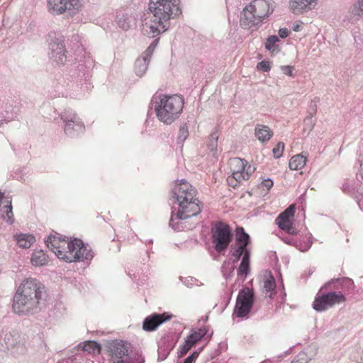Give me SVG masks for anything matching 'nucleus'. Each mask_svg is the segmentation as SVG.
Listing matches in <instances>:
<instances>
[{
	"instance_id": "obj_40",
	"label": "nucleus",
	"mask_w": 363,
	"mask_h": 363,
	"mask_svg": "<svg viewBox=\"0 0 363 363\" xmlns=\"http://www.w3.org/2000/svg\"><path fill=\"white\" fill-rule=\"evenodd\" d=\"M118 25L123 30H128L131 26L130 21L124 16L121 18L118 17Z\"/></svg>"
},
{
	"instance_id": "obj_51",
	"label": "nucleus",
	"mask_w": 363,
	"mask_h": 363,
	"mask_svg": "<svg viewBox=\"0 0 363 363\" xmlns=\"http://www.w3.org/2000/svg\"><path fill=\"white\" fill-rule=\"evenodd\" d=\"M185 342H186V345H189L191 348L197 344L194 340L190 339L188 336L185 339Z\"/></svg>"
},
{
	"instance_id": "obj_11",
	"label": "nucleus",
	"mask_w": 363,
	"mask_h": 363,
	"mask_svg": "<svg viewBox=\"0 0 363 363\" xmlns=\"http://www.w3.org/2000/svg\"><path fill=\"white\" fill-rule=\"evenodd\" d=\"M172 315L167 313H163L161 314L153 313L145 318L143 323V329L145 331H154L161 324L170 320Z\"/></svg>"
},
{
	"instance_id": "obj_23",
	"label": "nucleus",
	"mask_w": 363,
	"mask_h": 363,
	"mask_svg": "<svg viewBox=\"0 0 363 363\" xmlns=\"http://www.w3.org/2000/svg\"><path fill=\"white\" fill-rule=\"evenodd\" d=\"M235 236L237 246L248 249L247 246L250 242V235L247 233H245L242 227H238L236 228Z\"/></svg>"
},
{
	"instance_id": "obj_37",
	"label": "nucleus",
	"mask_w": 363,
	"mask_h": 363,
	"mask_svg": "<svg viewBox=\"0 0 363 363\" xmlns=\"http://www.w3.org/2000/svg\"><path fill=\"white\" fill-rule=\"evenodd\" d=\"M189 131L186 124L180 126L177 140L179 143H183L188 137Z\"/></svg>"
},
{
	"instance_id": "obj_54",
	"label": "nucleus",
	"mask_w": 363,
	"mask_h": 363,
	"mask_svg": "<svg viewBox=\"0 0 363 363\" xmlns=\"http://www.w3.org/2000/svg\"><path fill=\"white\" fill-rule=\"evenodd\" d=\"M291 363H306V362H300L299 360H294Z\"/></svg>"
},
{
	"instance_id": "obj_12",
	"label": "nucleus",
	"mask_w": 363,
	"mask_h": 363,
	"mask_svg": "<svg viewBox=\"0 0 363 363\" xmlns=\"http://www.w3.org/2000/svg\"><path fill=\"white\" fill-rule=\"evenodd\" d=\"M50 11L54 14H62L66 11L75 9L79 0H48Z\"/></svg>"
},
{
	"instance_id": "obj_47",
	"label": "nucleus",
	"mask_w": 363,
	"mask_h": 363,
	"mask_svg": "<svg viewBox=\"0 0 363 363\" xmlns=\"http://www.w3.org/2000/svg\"><path fill=\"white\" fill-rule=\"evenodd\" d=\"M199 352L197 351L194 352L191 355H189L186 359L191 363H194L195 360L198 358Z\"/></svg>"
},
{
	"instance_id": "obj_3",
	"label": "nucleus",
	"mask_w": 363,
	"mask_h": 363,
	"mask_svg": "<svg viewBox=\"0 0 363 363\" xmlns=\"http://www.w3.org/2000/svg\"><path fill=\"white\" fill-rule=\"evenodd\" d=\"M172 195L179 207L177 212L172 214L169 225L174 230H180L179 221L174 223V220H182L196 216L201 209L200 201L196 197V189L185 179L174 185Z\"/></svg>"
},
{
	"instance_id": "obj_7",
	"label": "nucleus",
	"mask_w": 363,
	"mask_h": 363,
	"mask_svg": "<svg viewBox=\"0 0 363 363\" xmlns=\"http://www.w3.org/2000/svg\"><path fill=\"white\" fill-rule=\"evenodd\" d=\"M254 297L253 291L249 288L240 290L237 297L234 313L239 318L245 317L253 306Z\"/></svg>"
},
{
	"instance_id": "obj_15",
	"label": "nucleus",
	"mask_w": 363,
	"mask_h": 363,
	"mask_svg": "<svg viewBox=\"0 0 363 363\" xmlns=\"http://www.w3.org/2000/svg\"><path fill=\"white\" fill-rule=\"evenodd\" d=\"M64 260L67 262H72L76 261H81L84 259H89L93 257L91 250H87L84 245L83 242L79 246L76 245L74 250L68 254H63Z\"/></svg>"
},
{
	"instance_id": "obj_29",
	"label": "nucleus",
	"mask_w": 363,
	"mask_h": 363,
	"mask_svg": "<svg viewBox=\"0 0 363 363\" xmlns=\"http://www.w3.org/2000/svg\"><path fill=\"white\" fill-rule=\"evenodd\" d=\"M61 241L60 237L56 235L49 236L48 239L45 241L47 247L55 254V251L60 249L61 247Z\"/></svg>"
},
{
	"instance_id": "obj_17",
	"label": "nucleus",
	"mask_w": 363,
	"mask_h": 363,
	"mask_svg": "<svg viewBox=\"0 0 363 363\" xmlns=\"http://www.w3.org/2000/svg\"><path fill=\"white\" fill-rule=\"evenodd\" d=\"M229 165L233 175H235L238 178L249 179V173L245 172L246 162L244 160L238 157L232 158L229 160Z\"/></svg>"
},
{
	"instance_id": "obj_58",
	"label": "nucleus",
	"mask_w": 363,
	"mask_h": 363,
	"mask_svg": "<svg viewBox=\"0 0 363 363\" xmlns=\"http://www.w3.org/2000/svg\"><path fill=\"white\" fill-rule=\"evenodd\" d=\"M297 29H298V27H296V28H294V31L298 30Z\"/></svg>"
},
{
	"instance_id": "obj_2",
	"label": "nucleus",
	"mask_w": 363,
	"mask_h": 363,
	"mask_svg": "<svg viewBox=\"0 0 363 363\" xmlns=\"http://www.w3.org/2000/svg\"><path fill=\"white\" fill-rule=\"evenodd\" d=\"M44 286L36 279L27 278L18 286L13 298L12 310L18 315L39 312L45 294Z\"/></svg>"
},
{
	"instance_id": "obj_10",
	"label": "nucleus",
	"mask_w": 363,
	"mask_h": 363,
	"mask_svg": "<svg viewBox=\"0 0 363 363\" xmlns=\"http://www.w3.org/2000/svg\"><path fill=\"white\" fill-rule=\"evenodd\" d=\"M294 214V206H289L285 211L281 213L276 219V223L279 228L286 231L289 234H295L296 230L292 225L291 218Z\"/></svg>"
},
{
	"instance_id": "obj_60",
	"label": "nucleus",
	"mask_w": 363,
	"mask_h": 363,
	"mask_svg": "<svg viewBox=\"0 0 363 363\" xmlns=\"http://www.w3.org/2000/svg\"><path fill=\"white\" fill-rule=\"evenodd\" d=\"M157 42H158V40H156L154 43H155V45H156Z\"/></svg>"
},
{
	"instance_id": "obj_32",
	"label": "nucleus",
	"mask_w": 363,
	"mask_h": 363,
	"mask_svg": "<svg viewBox=\"0 0 363 363\" xmlns=\"http://www.w3.org/2000/svg\"><path fill=\"white\" fill-rule=\"evenodd\" d=\"M206 333L207 329L206 328L192 329L188 337L197 343L206 335Z\"/></svg>"
},
{
	"instance_id": "obj_50",
	"label": "nucleus",
	"mask_w": 363,
	"mask_h": 363,
	"mask_svg": "<svg viewBox=\"0 0 363 363\" xmlns=\"http://www.w3.org/2000/svg\"><path fill=\"white\" fill-rule=\"evenodd\" d=\"M185 342H186V345H189L191 348L197 344L194 340L190 339L188 336L185 339Z\"/></svg>"
},
{
	"instance_id": "obj_19",
	"label": "nucleus",
	"mask_w": 363,
	"mask_h": 363,
	"mask_svg": "<svg viewBox=\"0 0 363 363\" xmlns=\"http://www.w3.org/2000/svg\"><path fill=\"white\" fill-rule=\"evenodd\" d=\"M61 244L63 247H61L60 249L55 251V255L57 256L59 259L64 260V256L62 255L68 254V252H71L74 250L76 245L79 246L82 244V240L79 239H74L73 241L68 242L65 240H62Z\"/></svg>"
},
{
	"instance_id": "obj_33",
	"label": "nucleus",
	"mask_w": 363,
	"mask_h": 363,
	"mask_svg": "<svg viewBox=\"0 0 363 363\" xmlns=\"http://www.w3.org/2000/svg\"><path fill=\"white\" fill-rule=\"evenodd\" d=\"M276 283L274 277L271 273L265 275L264 281V289L266 292H272L275 290Z\"/></svg>"
},
{
	"instance_id": "obj_14",
	"label": "nucleus",
	"mask_w": 363,
	"mask_h": 363,
	"mask_svg": "<svg viewBox=\"0 0 363 363\" xmlns=\"http://www.w3.org/2000/svg\"><path fill=\"white\" fill-rule=\"evenodd\" d=\"M345 301V296L340 291L329 292L319 297V311L326 310L335 304Z\"/></svg>"
},
{
	"instance_id": "obj_38",
	"label": "nucleus",
	"mask_w": 363,
	"mask_h": 363,
	"mask_svg": "<svg viewBox=\"0 0 363 363\" xmlns=\"http://www.w3.org/2000/svg\"><path fill=\"white\" fill-rule=\"evenodd\" d=\"M248 178H238L235 175H231L228 177L227 182L229 186L235 188L238 186V183L241 182L242 180H247Z\"/></svg>"
},
{
	"instance_id": "obj_45",
	"label": "nucleus",
	"mask_w": 363,
	"mask_h": 363,
	"mask_svg": "<svg viewBox=\"0 0 363 363\" xmlns=\"http://www.w3.org/2000/svg\"><path fill=\"white\" fill-rule=\"evenodd\" d=\"M290 31L287 28H280L279 30V35L281 38H285L289 36Z\"/></svg>"
},
{
	"instance_id": "obj_6",
	"label": "nucleus",
	"mask_w": 363,
	"mask_h": 363,
	"mask_svg": "<svg viewBox=\"0 0 363 363\" xmlns=\"http://www.w3.org/2000/svg\"><path fill=\"white\" fill-rule=\"evenodd\" d=\"M215 250L220 252L225 250L232 240V233L228 225L218 222L211 229Z\"/></svg>"
},
{
	"instance_id": "obj_5",
	"label": "nucleus",
	"mask_w": 363,
	"mask_h": 363,
	"mask_svg": "<svg viewBox=\"0 0 363 363\" xmlns=\"http://www.w3.org/2000/svg\"><path fill=\"white\" fill-rule=\"evenodd\" d=\"M184 106V99L178 95H163L155 111L158 119L166 124H171L180 115Z\"/></svg>"
},
{
	"instance_id": "obj_24",
	"label": "nucleus",
	"mask_w": 363,
	"mask_h": 363,
	"mask_svg": "<svg viewBox=\"0 0 363 363\" xmlns=\"http://www.w3.org/2000/svg\"><path fill=\"white\" fill-rule=\"evenodd\" d=\"M250 252H246L242 256L241 262L238 269V275L247 276L250 272Z\"/></svg>"
},
{
	"instance_id": "obj_39",
	"label": "nucleus",
	"mask_w": 363,
	"mask_h": 363,
	"mask_svg": "<svg viewBox=\"0 0 363 363\" xmlns=\"http://www.w3.org/2000/svg\"><path fill=\"white\" fill-rule=\"evenodd\" d=\"M284 150V143L283 142H279L276 147L273 148V154L275 158H279L282 156Z\"/></svg>"
},
{
	"instance_id": "obj_28",
	"label": "nucleus",
	"mask_w": 363,
	"mask_h": 363,
	"mask_svg": "<svg viewBox=\"0 0 363 363\" xmlns=\"http://www.w3.org/2000/svg\"><path fill=\"white\" fill-rule=\"evenodd\" d=\"M78 348L82 349L83 351H86L90 354L99 353L101 350L100 345L94 341H86L83 345L79 344Z\"/></svg>"
},
{
	"instance_id": "obj_53",
	"label": "nucleus",
	"mask_w": 363,
	"mask_h": 363,
	"mask_svg": "<svg viewBox=\"0 0 363 363\" xmlns=\"http://www.w3.org/2000/svg\"><path fill=\"white\" fill-rule=\"evenodd\" d=\"M255 168L254 167L248 166L247 169H245V172H248L249 175L255 171Z\"/></svg>"
},
{
	"instance_id": "obj_42",
	"label": "nucleus",
	"mask_w": 363,
	"mask_h": 363,
	"mask_svg": "<svg viewBox=\"0 0 363 363\" xmlns=\"http://www.w3.org/2000/svg\"><path fill=\"white\" fill-rule=\"evenodd\" d=\"M191 349L189 345H186V342H184V343L181 346V349L179 352V357H182L184 355L187 354V352Z\"/></svg>"
},
{
	"instance_id": "obj_25",
	"label": "nucleus",
	"mask_w": 363,
	"mask_h": 363,
	"mask_svg": "<svg viewBox=\"0 0 363 363\" xmlns=\"http://www.w3.org/2000/svg\"><path fill=\"white\" fill-rule=\"evenodd\" d=\"M35 240L34 236L30 234H20L16 236L18 245L23 248H29Z\"/></svg>"
},
{
	"instance_id": "obj_22",
	"label": "nucleus",
	"mask_w": 363,
	"mask_h": 363,
	"mask_svg": "<svg viewBox=\"0 0 363 363\" xmlns=\"http://www.w3.org/2000/svg\"><path fill=\"white\" fill-rule=\"evenodd\" d=\"M149 61L148 54L142 55L135 60L134 71L137 76L142 77L145 74L148 68Z\"/></svg>"
},
{
	"instance_id": "obj_44",
	"label": "nucleus",
	"mask_w": 363,
	"mask_h": 363,
	"mask_svg": "<svg viewBox=\"0 0 363 363\" xmlns=\"http://www.w3.org/2000/svg\"><path fill=\"white\" fill-rule=\"evenodd\" d=\"M273 181L270 179H264L262 181L261 185L267 188V190H269L273 186Z\"/></svg>"
},
{
	"instance_id": "obj_49",
	"label": "nucleus",
	"mask_w": 363,
	"mask_h": 363,
	"mask_svg": "<svg viewBox=\"0 0 363 363\" xmlns=\"http://www.w3.org/2000/svg\"><path fill=\"white\" fill-rule=\"evenodd\" d=\"M296 360H299L300 362H306V363H308V359L305 353L299 354L297 356V359Z\"/></svg>"
},
{
	"instance_id": "obj_31",
	"label": "nucleus",
	"mask_w": 363,
	"mask_h": 363,
	"mask_svg": "<svg viewBox=\"0 0 363 363\" xmlns=\"http://www.w3.org/2000/svg\"><path fill=\"white\" fill-rule=\"evenodd\" d=\"M279 41V38L277 35H270L267 38L265 43V48L272 52H278L279 51V45H276Z\"/></svg>"
},
{
	"instance_id": "obj_57",
	"label": "nucleus",
	"mask_w": 363,
	"mask_h": 363,
	"mask_svg": "<svg viewBox=\"0 0 363 363\" xmlns=\"http://www.w3.org/2000/svg\"><path fill=\"white\" fill-rule=\"evenodd\" d=\"M184 363H191L189 361L187 360V359H186L184 362Z\"/></svg>"
},
{
	"instance_id": "obj_21",
	"label": "nucleus",
	"mask_w": 363,
	"mask_h": 363,
	"mask_svg": "<svg viewBox=\"0 0 363 363\" xmlns=\"http://www.w3.org/2000/svg\"><path fill=\"white\" fill-rule=\"evenodd\" d=\"M255 132V136L262 143L269 141L273 135V132L271 129L267 125H257Z\"/></svg>"
},
{
	"instance_id": "obj_9",
	"label": "nucleus",
	"mask_w": 363,
	"mask_h": 363,
	"mask_svg": "<svg viewBox=\"0 0 363 363\" xmlns=\"http://www.w3.org/2000/svg\"><path fill=\"white\" fill-rule=\"evenodd\" d=\"M50 57L58 65H64L67 61V52L65 45L59 39L52 40L49 44Z\"/></svg>"
},
{
	"instance_id": "obj_26",
	"label": "nucleus",
	"mask_w": 363,
	"mask_h": 363,
	"mask_svg": "<svg viewBox=\"0 0 363 363\" xmlns=\"http://www.w3.org/2000/svg\"><path fill=\"white\" fill-rule=\"evenodd\" d=\"M60 118L65 124L74 123L81 121L77 116V114L71 108L65 109L60 114Z\"/></svg>"
},
{
	"instance_id": "obj_59",
	"label": "nucleus",
	"mask_w": 363,
	"mask_h": 363,
	"mask_svg": "<svg viewBox=\"0 0 363 363\" xmlns=\"http://www.w3.org/2000/svg\"><path fill=\"white\" fill-rule=\"evenodd\" d=\"M297 29H298V27H296V28H294V31L298 30Z\"/></svg>"
},
{
	"instance_id": "obj_46",
	"label": "nucleus",
	"mask_w": 363,
	"mask_h": 363,
	"mask_svg": "<svg viewBox=\"0 0 363 363\" xmlns=\"http://www.w3.org/2000/svg\"><path fill=\"white\" fill-rule=\"evenodd\" d=\"M281 69L282 72L285 74L289 75V76H291L292 75V69H293L292 67H291V66H282V67H281Z\"/></svg>"
},
{
	"instance_id": "obj_18",
	"label": "nucleus",
	"mask_w": 363,
	"mask_h": 363,
	"mask_svg": "<svg viewBox=\"0 0 363 363\" xmlns=\"http://www.w3.org/2000/svg\"><path fill=\"white\" fill-rule=\"evenodd\" d=\"M0 216L11 224L14 222L11 198H5L4 200L1 199V202L0 201Z\"/></svg>"
},
{
	"instance_id": "obj_35",
	"label": "nucleus",
	"mask_w": 363,
	"mask_h": 363,
	"mask_svg": "<svg viewBox=\"0 0 363 363\" xmlns=\"http://www.w3.org/2000/svg\"><path fill=\"white\" fill-rule=\"evenodd\" d=\"M127 362L129 363H143L145 362L144 357L138 352H133L130 351Z\"/></svg>"
},
{
	"instance_id": "obj_30",
	"label": "nucleus",
	"mask_w": 363,
	"mask_h": 363,
	"mask_svg": "<svg viewBox=\"0 0 363 363\" xmlns=\"http://www.w3.org/2000/svg\"><path fill=\"white\" fill-rule=\"evenodd\" d=\"M31 262L34 266L45 265L48 262V257L43 251L36 252L32 255Z\"/></svg>"
},
{
	"instance_id": "obj_36",
	"label": "nucleus",
	"mask_w": 363,
	"mask_h": 363,
	"mask_svg": "<svg viewBox=\"0 0 363 363\" xmlns=\"http://www.w3.org/2000/svg\"><path fill=\"white\" fill-rule=\"evenodd\" d=\"M352 14L361 16L363 14V0H357L352 9Z\"/></svg>"
},
{
	"instance_id": "obj_52",
	"label": "nucleus",
	"mask_w": 363,
	"mask_h": 363,
	"mask_svg": "<svg viewBox=\"0 0 363 363\" xmlns=\"http://www.w3.org/2000/svg\"><path fill=\"white\" fill-rule=\"evenodd\" d=\"M313 308L314 310L318 311V294L315 296L314 301L313 303Z\"/></svg>"
},
{
	"instance_id": "obj_4",
	"label": "nucleus",
	"mask_w": 363,
	"mask_h": 363,
	"mask_svg": "<svg viewBox=\"0 0 363 363\" xmlns=\"http://www.w3.org/2000/svg\"><path fill=\"white\" fill-rule=\"evenodd\" d=\"M273 0H254L242 11L240 26L245 29L257 27L274 11Z\"/></svg>"
},
{
	"instance_id": "obj_43",
	"label": "nucleus",
	"mask_w": 363,
	"mask_h": 363,
	"mask_svg": "<svg viewBox=\"0 0 363 363\" xmlns=\"http://www.w3.org/2000/svg\"><path fill=\"white\" fill-rule=\"evenodd\" d=\"M315 119L313 120V116H308L305 118L304 123L306 125H310L311 128L309 129V132L313 128L315 125Z\"/></svg>"
},
{
	"instance_id": "obj_48",
	"label": "nucleus",
	"mask_w": 363,
	"mask_h": 363,
	"mask_svg": "<svg viewBox=\"0 0 363 363\" xmlns=\"http://www.w3.org/2000/svg\"><path fill=\"white\" fill-rule=\"evenodd\" d=\"M155 45L153 43H152L148 48L146 50L145 52L143 55H146L148 54V56H149V60L150 59V55L155 48Z\"/></svg>"
},
{
	"instance_id": "obj_27",
	"label": "nucleus",
	"mask_w": 363,
	"mask_h": 363,
	"mask_svg": "<svg viewBox=\"0 0 363 363\" xmlns=\"http://www.w3.org/2000/svg\"><path fill=\"white\" fill-rule=\"evenodd\" d=\"M306 163V158L301 155L293 156L289 163V168L292 170H298L303 167Z\"/></svg>"
},
{
	"instance_id": "obj_55",
	"label": "nucleus",
	"mask_w": 363,
	"mask_h": 363,
	"mask_svg": "<svg viewBox=\"0 0 363 363\" xmlns=\"http://www.w3.org/2000/svg\"><path fill=\"white\" fill-rule=\"evenodd\" d=\"M65 362L68 363L67 360H62L61 362H58L57 363H65Z\"/></svg>"
},
{
	"instance_id": "obj_16",
	"label": "nucleus",
	"mask_w": 363,
	"mask_h": 363,
	"mask_svg": "<svg viewBox=\"0 0 363 363\" xmlns=\"http://www.w3.org/2000/svg\"><path fill=\"white\" fill-rule=\"evenodd\" d=\"M316 5V0H290L289 9L295 14L311 10Z\"/></svg>"
},
{
	"instance_id": "obj_34",
	"label": "nucleus",
	"mask_w": 363,
	"mask_h": 363,
	"mask_svg": "<svg viewBox=\"0 0 363 363\" xmlns=\"http://www.w3.org/2000/svg\"><path fill=\"white\" fill-rule=\"evenodd\" d=\"M218 139V135L217 132L212 133L209 137L208 147L209 150L211 152H213L214 153L217 150Z\"/></svg>"
},
{
	"instance_id": "obj_1",
	"label": "nucleus",
	"mask_w": 363,
	"mask_h": 363,
	"mask_svg": "<svg viewBox=\"0 0 363 363\" xmlns=\"http://www.w3.org/2000/svg\"><path fill=\"white\" fill-rule=\"evenodd\" d=\"M149 11L143 30L150 38L165 32L170 26V19L181 13L179 0H150Z\"/></svg>"
},
{
	"instance_id": "obj_41",
	"label": "nucleus",
	"mask_w": 363,
	"mask_h": 363,
	"mask_svg": "<svg viewBox=\"0 0 363 363\" xmlns=\"http://www.w3.org/2000/svg\"><path fill=\"white\" fill-rule=\"evenodd\" d=\"M257 69L262 70L263 72H268L271 68L270 62L266 60L261 61L257 64Z\"/></svg>"
},
{
	"instance_id": "obj_13",
	"label": "nucleus",
	"mask_w": 363,
	"mask_h": 363,
	"mask_svg": "<svg viewBox=\"0 0 363 363\" xmlns=\"http://www.w3.org/2000/svg\"><path fill=\"white\" fill-rule=\"evenodd\" d=\"M232 250L230 251L231 255L234 257L233 264H231L230 262H225L223 264V276L226 278L230 277L233 276L234 270H235V265L234 264L238 262L241 256L244 255L246 252H250V249H245L242 247L239 246H231Z\"/></svg>"
},
{
	"instance_id": "obj_56",
	"label": "nucleus",
	"mask_w": 363,
	"mask_h": 363,
	"mask_svg": "<svg viewBox=\"0 0 363 363\" xmlns=\"http://www.w3.org/2000/svg\"><path fill=\"white\" fill-rule=\"evenodd\" d=\"M1 199H3V194L0 193V201L1 202Z\"/></svg>"
},
{
	"instance_id": "obj_8",
	"label": "nucleus",
	"mask_w": 363,
	"mask_h": 363,
	"mask_svg": "<svg viewBox=\"0 0 363 363\" xmlns=\"http://www.w3.org/2000/svg\"><path fill=\"white\" fill-rule=\"evenodd\" d=\"M111 363H129L127 362L130 353L129 344L124 341H113L109 346Z\"/></svg>"
},
{
	"instance_id": "obj_20",
	"label": "nucleus",
	"mask_w": 363,
	"mask_h": 363,
	"mask_svg": "<svg viewBox=\"0 0 363 363\" xmlns=\"http://www.w3.org/2000/svg\"><path fill=\"white\" fill-rule=\"evenodd\" d=\"M84 130V125L81 121L65 124L64 127L65 134L70 138L78 136L79 134L82 133Z\"/></svg>"
}]
</instances>
